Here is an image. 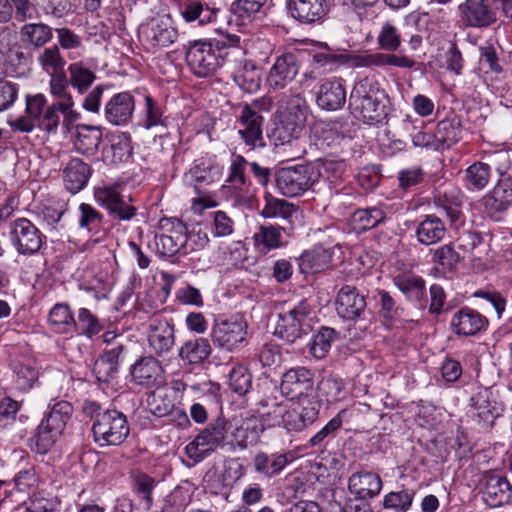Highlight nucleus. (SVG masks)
<instances>
[{"mask_svg": "<svg viewBox=\"0 0 512 512\" xmlns=\"http://www.w3.org/2000/svg\"><path fill=\"white\" fill-rule=\"evenodd\" d=\"M383 97L384 92L375 80L370 78L361 79L351 91L349 109L355 118L366 124L379 123L386 116Z\"/></svg>", "mask_w": 512, "mask_h": 512, "instance_id": "nucleus-1", "label": "nucleus"}, {"mask_svg": "<svg viewBox=\"0 0 512 512\" xmlns=\"http://www.w3.org/2000/svg\"><path fill=\"white\" fill-rule=\"evenodd\" d=\"M84 410L93 415L92 425L94 441L100 446L120 445L129 435V425L126 416L117 410L99 411L100 407L94 402L85 403Z\"/></svg>", "mask_w": 512, "mask_h": 512, "instance_id": "nucleus-2", "label": "nucleus"}, {"mask_svg": "<svg viewBox=\"0 0 512 512\" xmlns=\"http://www.w3.org/2000/svg\"><path fill=\"white\" fill-rule=\"evenodd\" d=\"M226 49V44L221 41L197 40L190 43L186 62L194 75L207 77L222 65Z\"/></svg>", "mask_w": 512, "mask_h": 512, "instance_id": "nucleus-3", "label": "nucleus"}, {"mask_svg": "<svg viewBox=\"0 0 512 512\" xmlns=\"http://www.w3.org/2000/svg\"><path fill=\"white\" fill-rule=\"evenodd\" d=\"M312 310L305 300L278 315L274 334L280 339L294 343L308 335L313 328Z\"/></svg>", "mask_w": 512, "mask_h": 512, "instance_id": "nucleus-4", "label": "nucleus"}, {"mask_svg": "<svg viewBox=\"0 0 512 512\" xmlns=\"http://www.w3.org/2000/svg\"><path fill=\"white\" fill-rule=\"evenodd\" d=\"M72 410L73 408L69 402H57L40 422L34 435L38 453L45 454L53 447L70 420Z\"/></svg>", "mask_w": 512, "mask_h": 512, "instance_id": "nucleus-5", "label": "nucleus"}, {"mask_svg": "<svg viewBox=\"0 0 512 512\" xmlns=\"http://www.w3.org/2000/svg\"><path fill=\"white\" fill-rule=\"evenodd\" d=\"M319 176V170L310 165L283 167L276 173V187L280 194L296 197L312 188Z\"/></svg>", "mask_w": 512, "mask_h": 512, "instance_id": "nucleus-6", "label": "nucleus"}, {"mask_svg": "<svg viewBox=\"0 0 512 512\" xmlns=\"http://www.w3.org/2000/svg\"><path fill=\"white\" fill-rule=\"evenodd\" d=\"M225 430L227 431V448L230 451L245 450L249 446L258 443L263 430V424L259 417L247 414L231 421L225 420Z\"/></svg>", "mask_w": 512, "mask_h": 512, "instance_id": "nucleus-7", "label": "nucleus"}, {"mask_svg": "<svg viewBox=\"0 0 512 512\" xmlns=\"http://www.w3.org/2000/svg\"><path fill=\"white\" fill-rule=\"evenodd\" d=\"M225 419L218 418L202 429L185 447L187 457L200 462L211 455L218 447H227Z\"/></svg>", "mask_w": 512, "mask_h": 512, "instance_id": "nucleus-8", "label": "nucleus"}, {"mask_svg": "<svg viewBox=\"0 0 512 512\" xmlns=\"http://www.w3.org/2000/svg\"><path fill=\"white\" fill-rule=\"evenodd\" d=\"M8 237L19 255L33 256L40 252L46 236L29 219L21 217L9 223Z\"/></svg>", "mask_w": 512, "mask_h": 512, "instance_id": "nucleus-9", "label": "nucleus"}, {"mask_svg": "<svg viewBox=\"0 0 512 512\" xmlns=\"http://www.w3.org/2000/svg\"><path fill=\"white\" fill-rule=\"evenodd\" d=\"M140 35L146 49L156 52L172 45L178 32L169 15H159L141 26Z\"/></svg>", "mask_w": 512, "mask_h": 512, "instance_id": "nucleus-10", "label": "nucleus"}, {"mask_svg": "<svg viewBox=\"0 0 512 512\" xmlns=\"http://www.w3.org/2000/svg\"><path fill=\"white\" fill-rule=\"evenodd\" d=\"M247 325L239 318L216 322L211 330V340L219 349L232 352L245 340Z\"/></svg>", "mask_w": 512, "mask_h": 512, "instance_id": "nucleus-11", "label": "nucleus"}, {"mask_svg": "<svg viewBox=\"0 0 512 512\" xmlns=\"http://www.w3.org/2000/svg\"><path fill=\"white\" fill-rule=\"evenodd\" d=\"M300 62L291 52L277 56L266 76V85L270 90L279 91L286 88L299 73Z\"/></svg>", "mask_w": 512, "mask_h": 512, "instance_id": "nucleus-12", "label": "nucleus"}, {"mask_svg": "<svg viewBox=\"0 0 512 512\" xmlns=\"http://www.w3.org/2000/svg\"><path fill=\"white\" fill-rule=\"evenodd\" d=\"M180 14L187 23L203 26L211 23H221L228 20V10L210 6L203 0H184L180 4Z\"/></svg>", "mask_w": 512, "mask_h": 512, "instance_id": "nucleus-13", "label": "nucleus"}, {"mask_svg": "<svg viewBox=\"0 0 512 512\" xmlns=\"http://www.w3.org/2000/svg\"><path fill=\"white\" fill-rule=\"evenodd\" d=\"M96 202L120 221H129L136 215V208L125 202L119 185H105L95 189Z\"/></svg>", "mask_w": 512, "mask_h": 512, "instance_id": "nucleus-14", "label": "nucleus"}, {"mask_svg": "<svg viewBox=\"0 0 512 512\" xmlns=\"http://www.w3.org/2000/svg\"><path fill=\"white\" fill-rule=\"evenodd\" d=\"M264 118L251 106L245 104L238 115V135L251 149L265 146L263 137Z\"/></svg>", "mask_w": 512, "mask_h": 512, "instance_id": "nucleus-15", "label": "nucleus"}, {"mask_svg": "<svg viewBox=\"0 0 512 512\" xmlns=\"http://www.w3.org/2000/svg\"><path fill=\"white\" fill-rule=\"evenodd\" d=\"M488 325L485 316L470 307H462L455 311L450 320V329L458 337H472L484 330Z\"/></svg>", "mask_w": 512, "mask_h": 512, "instance_id": "nucleus-16", "label": "nucleus"}, {"mask_svg": "<svg viewBox=\"0 0 512 512\" xmlns=\"http://www.w3.org/2000/svg\"><path fill=\"white\" fill-rule=\"evenodd\" d=\"M279 120L302 132L308 114V106L299 95L282 94L277 102Z\"/></svg>", "mask_w": 512, "mask_h": 512, "instance_id": "nucleus-17", "label": "nucleus"}, {"mask_svg": "<svg viewBox=\"0 0 512 512\" xmlns=\"http://www.w3.org/2000/svg\"><path fill=\"white\" fill-rule=\"evenodd\" d=\"M135 384L152 388L161 386L164 381V370L161 363L152 356L142 357L130 369Z\"/></svg>", "mask_w": 512, "mask_h": 512, "instance_id": "nucleus-18", "label": "nucleus"}, {"mask_svg": "<svg viewBox=\"0 0 512 512\" xmlns=\"http://www.w3.org/2000/svg\"><path fill=\"white\" fill-rule=\"evenodd\" d=\"M134 110V97L129 92H119L106 102L104 117L111 125L125 126L132 120Z\"/></svg>", "mask_w": 512, "mask_h": 512, "instance_id": "nucleus-19", "label": "nucleus"}, {"mask_svg": "<svg viewBox=\"0 0 512 512\" xmlns=\"http://www.w3.org/2000/svg\"><path fill=\"white\" fill-rule=\"evenodd\" d=\"M292 451L285 452H258L253 457L254 471L264 478H274L280 475L285 468L294 461Z\"/></svg>", "mask_w": 512, "mask_h": 512, "instance_id": "nucleus-20", "label": "nucleus"}, {"mask_svg": "<svg viewBox=\"0 0 512 512\" xmlns=\"http://www.w3.org/2000/svg\"><path fill=\"white\" fill-rule=\"evenodd\" d=\"M313 385V373L305 367H296L283 374L280 389L284 396L293 400L306 395Z\"/></svg>", "mask_w": 512, "mask_h": 512, "instance_id": "nucleus-21", "label": "nucleus"}, {"mask_svg": "<svg viewBox=\"0 0 512 512\" xmlns=\"http://www.w3.org/2000/svg\"><path fill=\"white\" fill-rule=\"evenodd\" d=\"M46 102V97L42 93L27 94L25 96V115L8 121L11 129L22 133L32 132L45 112Z\"/></svg>", "mask_w": 512, "mask_h": 512, "instance_id": "nucleus-22", "label": "nucleus"}, {"mask_svg": "<svg viewBox=\"0 0 512 512\" xmlns=\"http://www.w3.org/2000/svg\"><path fill=\"white\" fill-rule=\"evenodd\" d=\"M149 348L158 356L167 354L174 346L175 335L173 325L166 319L153 317L149 321Z\"/></svg>", "mask_w": 512, "mask_h": 512, "instance_id": "nucleus-23", "label": "nucleus"}, {"mask_svg": "<svg viewBox=\"0 0 512 512\" xmlns=\"http://www.w3.org/2000/svg\"><path fill=\"white\" fill-rule=\"evenodd\" d=\"M366 306L365 296L349 285L339 290L335 301L337 314L345 320L358 319L365 312Z\"/></svg>", "mask_w": 512, "mask_h": 512, "instance_id": "nucleus-24", "label": "nucleus"}, {"mask_svg": "<svg viewBox=\"0 0 512 512\" xmlns=\"http://www.w3.org/2000/svg\"><path fill=\"white\" fill-rule=\"evenodd\" d=\"M185 232H187V227L183 222L179 220L172 221L169 229L156 236V246L159 253L168 257L178 253L186 255Z\"/></svg>", "mask_w": 512, "mask_h": 512, "instance_id": "nucleus-25", "label": "nucleus"}, {"mask_svg": "<svg viewBox=\"0 0 512 512\" xmlns=\"http://www.w3.org/2000/svg\"><path fill=\"white\" fill-rule=\"evenodd\" d=\"M512 497V486L506 477L497 474L484 476L482 499L491 508L501 507L509 503Z\"/></svg>", "mask_w": 512, "mask_h": 512, "instance_id": "nucleus-26", "label": "nucleus"}, {"mask_svg": "<svg viewBox=\"0 0 512 512\" xmlns=\"http://www.w3.org/2000/svg\"><path fill=\"white\" fill-rule=\"evenodd\" d=\"M346 102V90L341 79L323 80L316 92L317 105L327 111L341 109Z\"/></svg>", "mask_w": 512, "mask_h": 512, "instance_id": "nucleus-27", "label": "nucleus"}, {"mask_svg": "<svg viewBox=\"0 0 512 512\" xmlns=\"http://www.w3.org/2000/svg\"><path fill=\"white\" fill-rule=\"evenodd\" d=\"M289 14L302 23L321 20L328 11L326 0H286Z\"/></svg>", "mask_w": 512, "mask_h": 512, "instance_id": "nucleus-28", "label": "nucleus"}, {"mask_svg": "<svg viewBox=\"0 0 512 512\" xmlns=\"http://www.w3.org/2000/svg\"><path fill=\"white\" fill-rule=\"evenodd\" d=\"M446 234V225L443 220L435 214L424 215L415 227L417 241L425 246L439 243Z\"/></svg>", "mask_w": 512, "mask_h": 512, "instance_id": "nucleus-29", "label": "nucleus"}, {"mask_svg": "<svg viewBox=\"0 0 512 512\" xmlns=\"http://www.w3.org/2000/svg\"><path fill=\"white\" fill-rule=\"evenodd\" d=\"M483 203L491 214L503 212L512 206V179L499 180L493 189L484 196Z\"/></svg>", "mask_w": 512, "mask_h": 512, "instance_id": "nucleus-30", "label": "nucleus"}, {"mask_svg": "<svg viewBox=\"0 0 512 512\" xmlns=\"http://www.w3.org/2000/svg\"><path fill=\"white\" fill-rule=\"evenodd\" d=\"M459 9L462 20L468 26L483 27L494 21V15L489 9L487 0H466Z\"/></svg>", "mask_w": 512, "mask_h": 512, "instance_id": "nucleus-31", "label": "nucleus"}, {"mask_svg": "<svg viewBox=\"0 0 512 512\" xmlns=\"http://www.w3.org/2000/svg\"><path fill=\"white\" fill-rule=\"evenodd\" d=\"M382 488L380 477L372 472H358L349 478V489L359 499L373 498L378 495Z\"/></svg>", "mask_w": 512, "mask_h": 512, "instance_id": "nucleus-32", "label": "nucleus"}, {"mask_svg": "<svg viewBox=\"0 0 512 512\" xmlns=\"http://www.w3.org/2000/svg\"><path fill=\"white\" fill-rule=\"evenodd\" d=\"M90 167L79 158L71 159L63 170L65 188L72 194L81 191L90 177Z\"/></svg>", "mask_w": 512, "mask_h": 512, "instance_id": "nucleus-33", "label": "nucleus"}, {"mask_svg": "<svg viewBox=\"0 0 512 512\" xmlns=\"http://www.w3.org/2000/svg\"><path fill=\"white\" fill-rule=\"evenodd\" d=\"M60 114L63 115V123L71 121L77 116L73 106L52 103L47 106L36 127L45 132L56 134L61 122Z\"/></svg>", "mask_w": 512, "mask_h": 512, "instance_id": "nucleus-34", "label": "nucleus"}, {"mask_svg": "<svg viewBox=\"0 0 512 512\" xmlns=\"http://www.w3.org/2000/svg\"><path fill=\"white\" fill-rule=\"evenodd\" d=\"M102 140V131L98 127L81 125L77 129L74 147L85 156L94 155Z\"/></svg>", "mask_w": 512, "mask_h": 512, "instance_id": "nucleus-35", "label": "nucleus"}, {"mask_svg": "<svg viewBox=\"0 0 512 512\" xmlns=\"http://www.w3.org/2000/svg\"><path fill=\"white\" fill-rule=\"evenodd\" d=\"M211 352L209 341L199 337L186 341L179 349V357L187 364H199L205 361Z\"/></svg>", "mask_w": 512, "mask_h": 512, "instance_id": "nucleus-36", "label": "nucleus"}, {"mask_svg": "<svg viewBox=\"0 0 512 512\" xmlns=\"http://www.w3.org/2000/svg\"><path fill=\"white\" fill-rule=\"evenodd\" d=\"M233 80L242 90L254 93L260 89L261 73L253 62L245 61L234 72Z\"/></svg>", "mask_w": 512, "mask_h": 512, "instance_id": "nucleus-37", "label": "nucleus"}, {"mask_svg": "<svg viewBox=\"0 0 512 512\" xmlns=\"http://www.w3.org/2000/svg\"><path fill=\"white\" fill-rule=\"evenodd\" d=\"M221 176V169L216 165H210L205 161L195 162L185 174L188 183L194 184L195 188L210 185L218 181Z\"/></svg>", "mask_w": 512, "mask_h": 512, "instance_id": "nucleus-38", "label": "nucleus"}, {"mask_svg": "<svg viewBox=\"0 0 512 512\" xmlns=\"http://www.w3.org/2000/svg\"><path fill=\"white\" fill-rule=\"evenodd\" d=\"M21 41L36 49L43 47L52 37V28L44 23H27L19 31Z\"/></svg>", "mask_w": 512, "mask_h": 512, "instance_id": "nucleus-39", "label": "nucleus"}, {"mask_svg": "<svg viewBox=\"0 0 512 512\" xmlns=\"http://www.w3.org/2000/svg\"><path fill=\"white\" fill-rule=\"evenodd\" d=\"M48 321L57 332L72 334L76 331L77 323L68 304H55L48 315Z\"/></svg>", "mask_w": 512, "mask_h": 512, "instance_id": "nucleus-40", "label": "nucleus"}, {"mask_svg": "<svg viewBox=\"0 0 512 512\" xmlns=\"http://www.w3.org/2000/svg\"><path fill=\"white\" fill-rule=\"evenodd\" d=\"M393 283L409 301L420 302L425 296V281L419 276L399 274Z\"/></svg>", "mask_w": 512, "mask_h": 512, "instance_id": "nucleus-41", "label": "nucleus"}, {"mask_svg": "<svg viewBox=\"0 0 512 512\" xmlns=\"http://www.w3.org/2000/svg\"><path fill=\"white\" fill-rule=\"evenodd\" d=\"M317 389L319 397L324 398L327 403L341 402L347 396L344 380L335 375L323 377Z\"/></svg>", "mask_w": 512, "mask_h": 512, "instance_id": "nucleus-42", "label": "nucleus"}, {"mask_svg": "<svg viewBox=\"0 0 512 512\" xmlns=\"http://www.w3.org/2000/svg\"><path fill=\"white\" fill-rule=\"evenodd\" d=\"M297 213V207L284 199H278L270 194L265 195V204L260 212L264 218H281L290 220Z\"/></svg>", "mask_w": 512, "mask_h": 512, "instance_id": "nucleus-43", "label": "nucleus"}, {"mask_svg": "<svg viewBox=\"0 0 512 512\" xmlns=\"http://www.w3.org/2000/svg\"><path fill=\"white\" fill-rule=\"evenodd\" d=\"M68 73L69 84L80 94L87 92L96 79L95 73L85 67L82 61L70 63Z\"/></svg>", "mask_w": 512, "mask_h": 512, "instance_id": "nucleus-44", "label": "nucleus"}, {"mask_svg": "<svg viewBox=\"0 0 512 512\" xmlns=\"http://www.w3.org/2000/svg\"><path fill=\"white\" fill-rule=\"evenodd\" d=\"M282 229L273 225H262L254 234V244L263 253L279 248L282 244Z\"/></svg>", "mask_w": 512, "mask_h": 512, "instance_id": "nucleus-45", "label": "nucleus"}, {"mask_svg": "<svg viewBox=\"0 0 512 512\" xmlns=\"http://www.w3.org/2000/svg\"><path fill=\"white\" fill-rule=\"evenodd\" d=\"M37 62L48 76L64 72L66 65V60L61 55L59 47L56 45L44 48L38 54Z\"/></svg>", "mask_w": 512, "mask_h": 512, "instance_id": "nucleus-46", "label": "nucleus"}, {"mask_svg": "<svg viewBox=\"0 0 512 512\" xmlns=\"http://www.w3.org/2000/svg\"><path fill=\"white\" fill-rule=\"evenodd\" d=\"M432 262L441 273H451L457 269L460 255L452 244H444L433 251Z\"/></svg>", "mask_w": 512, "mask_h": 512, "instance_id": "nucleus-47", "label": "nucleus"}, {"mask_svg": "<svg viewBox=\"0 0 512 512\" xmlns=\"http://www.w3.org/2000/svg\"><path fill=\"white\" fill-rule=\"evenodd\" d=\"M435 141L448 147L458 142L461 138V122L457 117L441 120L435 130Z\"/></svg>", "mask_w": 512, "mask_h": 512, "instance_id": "nucleus-48", "label": "nucleus"}, {"mask_svg": "<svg viewBox=\"0 0 512 512\" xmlns=\"http://www.w3.org/2000/svg\"><path fill=\"white\" fill-rule=\"evenodd\" d=\"M337 332L330 327H321L313 335L309 343L311 355L316 359H323L331 349L332 343L337 339Z\"/></svg>", "mask_w": 512, "mask_h": 512, "instance_id": "nucleus-49", "label": "nucleus"}, {"mask_svg": "<svg viewBox=\"0 0 512 512\" xmlns=\"http://www.w3.org/2000/svg\"><path fill=\"white\" fill-rule=\"evenodd\" d=\"M330 255L323 248L305 251L299 257V267L303 273H317L329 263Z\"/></svg>", "mask_w": 512, "mask_h": 512, "instance_id": "nucleus-50", "label": "nucleus"}, {"mask_svg": "<svg viewBox=\"0 0 512 512\" xmlns=\"http://www.w3.org/2000/svg\"><path fill=\"white\" fill-rule=\"evenodd\" d=\"M132 154L130 141L126 137H118L103 148L102 157L107 163L116 164L127 161Z\"/></svg>", "mask_w": 512, "mask_h": 512, "instance_id": "nucleus-51", "label": "nucleus"}, {"mask_svg": "<svg viewBox=\"0 0 512 512\" xmlns=\"http://www.w3.org/2000/svg\"><path fill=\"white\" fill-rule=\"evenodd\" d=\"M262 406L265 410L261 413L259 419L263 424V430L266 428L280 427L281 424H283V417L285 413H287L288 403L273 400L262 403Z\"/></svg>", "mask_w": 512, "mask_h": 512, "instance_id": "nucleus-52", "label": "nucleus"}, {"mask_svg": "<svg viewBox=\"0 0 512 512\" xmlns=\"http://www.w3.org/2000/svg\"><path fill=\"white\" fill-rule=\"evenodd\" d=\"M385 219V213L377 207L356 210L352 222L357 230H369L376 227Z\"/></svg>", "mask_w": 512, "mask_h": 512, "instance_id": "nucleus-53", "label": "nucleus"}, {"mask_svg": "<svg viewBox=\"0 0 512 512\" xmlns=\"http://www.w3.org/2000/svg\"><path fill=\"white\" fill-rule=\"evenodd\" d=\"M228 384L238 395H245L252 386V375L247 367L238 364L228 374Z\"/></svg>", "mask_w": 512, "mask_h": 512, "instance_id": "nucleus-54", "label": "nucleus"}, {"mask_svg": "<svg viewBox=\"0 0 512 512\" xmlns=\"http://www.w3.org/2000/svg\"><path fill=\"white\" fill-rule=\"evenodd\" d=\"M49 88L51 95L55 98L53 103L68 105L74 107V100L71 94L67 91L69 81L64 72L54 75H49Z\"/></svg>", "mask_w": 512, "mask_h": 512, "instance_id": "nucleus-55", "label": "nucleus"}, {"mask_svg": "<svg viewBox=\"0 0 512 512\" xmlns=\"http://www.w3.org/2000/svg\"><path fill=\"white\" fill-rule=\"evenodd\" d=\"M165 119L163 117L162 106L149 94L144 96V116L142 126L145 129H151L163 126Z\"/></svg>", "mask_w": 512, "mask_h": 512, "instance_id": "nucleus-56", "label": "nucleus"}, {"mask_svg": "<svg viewBox=\"0 0 512 512\" xmlns=\"http://www.w3.org/2000/svg\"><path fill=\"white\" fill-rule=\"evenodd\" d=\"M133 490L145 500L148 507L152 505V492L155 487L154 478L140 470H132L130 473Z\"/></svg>", "mask_w": 512, "mask_h": 512, "instance_id": "nucleus-57", "label": "nucleus"}, {"mask_svg": "<svg viewBox=\"0 0 512 512\" xmlns=\"http://www.w3.org/2000/svg\"><path fill=\"white\" fill-rule=\"evenodd\" d=\"M416 491L414 489H402L392 491L384 497V507L397 512H406L410 509Z\"/></svg>", "mask_w": 512, "mask_h": 512, "instance_id": "nucleus-58", "label": "nucleus"}, {"mask_svg": "<svg viewBox=\"0 0 512 512\" xmlns=\"http://www.w3.org/2000/svg\"><path fill=\"white\" fill-rule=\"evenodd\" d=\"M248 161L240 154H232L226 182L236 188L246 185L245 170Z\"/></svg>", "mask_w": 512, "mask_h": 512, "instance_id": "nucleus-59", "label": "nucleus"}, {"mask_svg": "<svg viewBox=\"0 0 512 512\" xmlns=\"http://www.w3.org/2000/svg\"><path fill=\"white\" fill-rule=\"evenodd\" d=\"M490 166L483 162H475L466 169V179L473 188L482 190L490 179Z\"/></svg>", "mask_w": 512, "mask_h": 512, "instance_id": "nucleus-60", "label": "nucleus"}, {"mask_svg": "<svg viewBox=\"0 0 512 512\" xmlns=\"http://www.w3.org/2000/svg\"><path fill=\"white\" fill-rule=\"evenodd\" d=\"M102 220V215L93 206L86 203L80 204L78 224L81 229L96 231L100 228Z\"/></svg>", "mask_w": 512, "mask_h": 512, "instance_id": "nucleus-61", "label": "nucleus"}, {"mask_svg": "<svg viewBox=\"0 0 512 512\" xmlns=\"http://www.w3.org/2000/svg\"><path fill=\"white\" fill-rule=\"evenodd\" d=\"M473 406L477 411V416L485 423H492L493 420L499 415L495 405L489 400L487 391L477 394L472 398Z\"/></svg>", "mask_w": 512, "mask_h": 512, "instance_id": "nucleus-62", "label": "nucleus"}, {"mask_svg": "<svg viewBox=\"0 0 512 512\" xmlns=\"http://www.w3.org/2000/svg\"><path fill=\"white\" fill-rule=\"evenodd\" d=\"M185 238V254H188L192 251L203 250L210 241L208 233L200 224L193 226L191 231L187 230V232H185Z\"/></svg>", "mask_w": 512, "mask_h": 512, "instance_id": "nucleus-63", "label": "nucleus"}, {"mask_svg": "<svg viewBox=\"0 0 512 512\" xmlns=\"http://www.w3.org/2000/svg\"><path fill=\"white\" fill-rule=\"evenodd\" d=\"M37 378L38 371L31 364H19L15 367V384L19 390H29Z\"/></svg>", "mask_w": 512, "mask_h": 512, "instance_id": "nucleus-64", "label": "nucleus"}]
</instances>
